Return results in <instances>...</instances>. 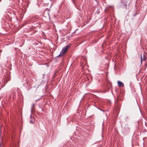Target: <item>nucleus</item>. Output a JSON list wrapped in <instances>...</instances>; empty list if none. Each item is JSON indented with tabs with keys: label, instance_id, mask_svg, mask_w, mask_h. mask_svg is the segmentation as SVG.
Returning a JSON list of instances; mask_svg holds the SVG:
<instances>
[{
	"label": "nucleus",
	"instance_id": "1",
	"mask_svg": "<svg viewBox=\"0 0 147 147\" xmlns=\"http://www.w3.org/2000/svg\"><path fill=\"white\" fill-rule=\"evenodd\" d=\"M69 45H67L64 48H63L62 50L60 52V53L59 55L58 56L59 57L61 56H62L64 55L65 53L67 52V50L69 49Z\"/></svg>",
	"mask_w": 147,
	"mask_h": 147
},
{
	"label": "nucleus",
	"instance_id": "2",
	"mask_svg": "<svg viewBox=\"0 0 147 147\" xmlns=\"http://www.w3.org/2000/svg\"><path fill=\"white\" fill-rule=\"evenodd\" d=\"M117 84L118 85V86H122L123 87L124 86V85L123 83L120 81H118L117 82Z\"/></svg>",
	"mask_w": 147,
	"mask_h": 147
},
{
	"label": "nucleus",
	"instance_id": "3",
	"mask_svg": "<svg viewBox=\"0 0 147 147\" xmlns=\"http://www.w3.org/2000/svg\"><path fill=\"white\" fill-rule=\"evenodd\" d=\"M35 106V104L34 103L32 105V107L31 109V111L32 112V111H34V107Z\"/></svg>",
	"mask_w": 147,
	"mask_h": 147
},
{
	"label": "nucleus",
	"instance_id": "4",
	"mask_svg": "<svg viewBox=\"0 0 147 147\" xmlns=\"http://www.w3.org/2000/svg\"><path fill=\"white\" fill-rule=\"evenodd\" d=\"M146 56H145L144 55L143 60V61L145 60L146 59Z\"/></svg>",
	"mask_w": 147,
	"mask_h": 147
},
{
	"label": "nucleus",
	"instance_id": "5",
	"mask_svg": "<svg viewBox=\"0 0 147 147\" xmlns=\"http://www.w3.org/2000/svg\"><path fill=\"white\" fill-rule=\"evenodd\" d=\"M34 121H32V120H30V122L31 123L33 124L34 123Z\"/></svg>",
	"mask_w": 147,
	"mask_h": 147
},
{
	"label": "nucleus",
	"instance_id": "6",
	"mask_svg": "<svg viewBox=\"0 0 147 147\" xmlns=\"http://www.w3.org/2000/svg\"><path fill=\"white\" fill-rule=\"evenodd\" d=\"M142 56H141V63H142Z\"/></svg>",
	"mask_w": 147,
	"mask_h": 147
},
{
	"label": "nucleus",
	"instance_id": "7",
	"mask_svg": "<svg viewBox=\"0 0 147 147\" xmlns=\"http://www.w3.org/2000/svg\"><path fill=\"white\" fill-rule=\"evenodd\" d=\"M30 118H32L31 115H30Z\"/></svg>",
	"mask_w": 147,
	"mask_h": 147
},
{
	"label": "nucleus",
	"instance_id": "8",
	"mask_svg": "<svg viewBox=\"0 0 147 147\" xmlns=\"http://www.w3.org/2000/svg\"><path fill=\"white\" fill-rule=\"evenodd\" d=\"M119 96H118V97H117L118 99V98H119Z\"/></svg>",
	"mask_w": 147,
	"mask_h": 147
}]
</instances>
